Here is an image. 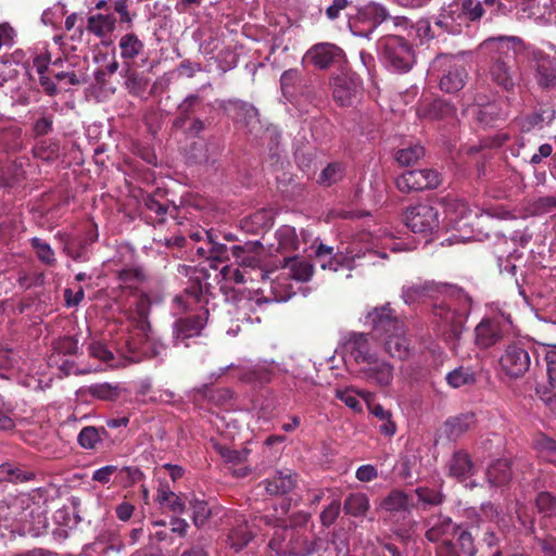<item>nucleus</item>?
<instances>
[{
  "mask_svg": "<svg viewBox=\"0 0 556 556\" xmlns=\"http://www.w3.org/2000/svg\"><path fill=\"white\" fill-rule=\"evenodd\" d=\"M521 43L520 38L511 36L488 38L480 45L481 51L489 54L492 63L491 79L504 90L515 86L518 76L516 46Z\"/></svg>",
  "mask_w": 556,
  "mask_h": 556,
  "instance_id": "obj_1",
  "label": "nucleus"
},
{
  "mask_svg": "<svg viewBox=\"0 0 556 556\" xmlns=\"http://www.w3.org/2000/svg\"><path fill=\"white\" fill-rule=\"evenodd\" d=\"M377 49L383 65L394 73L405 74L415 64L413 45L401 35L381 36L377 41Z\"/></svg>",
  "mask_w": 556,
  "mask_h": 556,
  "instance_id": "obj_2",
  "label": "nucleus"
},
{
  "mask_svg": "<svg viewBox=\"0 0 556 556\" xmlns=\"http://www.w3.org/2000/svg\"><path fill=\"white\" fill-rule=\"evenodd\" d=\"M389 18V10L381 3L371 1L358 8L356 14L349 18L348 25L354 36L370 39L376 29Z\"/></svg>",
  "mask_w": 556,
  "mask_h": 556,
  "instance_id": "obj_3",
  "label": "nucleus"
},
{
  "mask_svg": "<svg viewBox=\"0 0 556 556\" xmlns=\"http://www.w3.org/2000/svg\"><path fill=\"white\" fill-rule=\"evenodd\" d=\"M208 309L202 305L194 313L177 318L173 324L172 342L174 346H189L188 340L199 337L208 320Z\"/></svg>",
  "mask_w": 556,
  "mask_h": 556,
  "instance_id": "obj_4",
  "label": "nucleus"
},
{
  "mask_svg": "<svg viewBox=\"0 0 556 556\" xmlns=\"http://www.w3.org/2000/svg\"><path fill=\"white\" fill-rule=\"evenodd\" d=\"M440 213L437 206L419 203L406 208L403 222L413 232L430 235L439 229Z\"/></svg>",
  "mask_w": 556,
  "mask_h": 556,
  "instance_id": "obj_5",
  "label": "nucleus"
},
{
  "mask_svg": "<svg viewBox=\"0 0 556 556\" xmlns=\"http://www.w3.org/2000/svg\"><path fill=\"white\" fill-rule=\"evenodd\" d=\"M434 66L442 70L440 78V88L446 93H455L464 88L468 78L465 66L459 63L455 56L450 54L438 55L434 60Z\"/></svg>",
  "mask_w": 556,
  "mask_h": 556,
  "instance_id": "obj_6",
  "label": "nucleus"
},
{
  "mask_svg": "<svg viewBox=\"0 0 556 556\" xmlns=\"http://www.w3.org/2000/svg\"><path fill=\"white\" fill-rule=\"evenodd\" d=\"M219 108L236 119L242 123L252 136H258L263 129L258 110L251 103L240 99H227L219 103Z\"/></svg>",
  "mask_w": 556,
  "mask_h": 556,
  "instance_id": "obj_7",
  "label": "nucleus"
},
{
  "mask_svg": "<svg viewBox=\"0 0 556 556\" xmlns=\"http://www.w3.org/2000/svg\"><path fill=\"white\" fill-rule=\"evenodd\" d=\"M433 323L447 334L448 339L457 341L463 333L466 313L453 308L448 303L442 301L432 305Z\"/></svg>",
  "mask_w": 556,
  "mask_h": 556,
  "instance_id": "obj_8",
  "label": "nucleus"
},
{
  "mask_svg": "<svg viewBox=\"0 0 556 556\" xmlns=\"http://www.w3.org/2000/svg\"><path fill=\"white\" fill-rule=\"evenodd\" d=\"M366 323L371 326L372 332L381 339L395 331H402V328L405 327L403 320L396 316L389 304L370 311L366 316Z\"/></svg>",
  "mask_w": 556,
  "mask_h": 556,
  "instance_id": "obj_9",
  "label": "nucleus"
},
{
  "mask_svg": "<svg viewBox=\"0 0 556 556\" xmlns=\"http://www.w3.org/2000/svg\"><path fill=\"white\" fill-rule=\"evenodd\" d=\"M441 184L439 172L430 168L407 170L396 179V186L402 192L434 189Z\"/></svg>",
  "mask_w": 556,
  "mask_h": 556,
  "instance_id": "obj_10",
  "label": "nucleus"
},
{
  "mask_svg": "<svg viewBox=\"0 0 556 556\" xmlns=\"http://www.w3.org/2000/svg\"><path fill=\"white\" fill-rule=\"evenodd\" d=\"M503 370L510 377H521L530 368V352L521 344H509L500 359Z\"/></svg>",
  "mask_w": 556,
  "mask_h": 556,
  "instance_id": "obj_11",
  "label": "nucleus"
},
{
  "mask_svg": "<svg viewBox=\"0 0 556 556\" xmlns=\"http://www.w3.org/2000/svg\"><path fill=\"white\" fill-rule=\"evenodd\" d=\"M505 334V324L498 317H484L475 328V345L485 350L500 343Z\"/></svg>",
  "mask_w": 556,
  "mask_h": 556,
  "instance_id": "obj_12",
  "label": "nucleus"
},
{
  "mask_svg": "<svg viewBox=\"0 0 556 556\" xmlns=\"http://www.w3.org/2000/svg\"><path fill=\"white\" fill-rule=\"evenodd\" d=\"M332 97L341 106H350L362 91L359 78L354 74L343 73L332 78Z\"/></svg>",
  "mask_w": 556,
  "mask_h": 556,
  "instance_id": "obj_13",
  "label": "nucleus"
},
{
  "mask_svg": "<svg viewBox=\"0 0 556 556\" xmlns=\"http://www.w3.org/2000/svg\"><path fill=\"white\" fill-rule=\"evenodd\" d=\"M447 291L446 286L434 281L421 280L409 282L402 288V298L406 304L425 302L427 299L438 300L440 294Z\"/></svg>",
  "mask_w": 556,
  "mask_h": 556,
  "instance_id": "obj_14",
  "label": "nucleus"
},
{
  "mask_svg": "<svg viewBox=\"0 0 556 556\" xmlns=\"http://www.w3.org/2000/svg\"><path fill=\"white\" fill-rule=\"evenodd\" d=\"M277 370L278 366L274 362L262 361L242 368L239 372V380L254 388H263L273 381Z\"/></svg>",
  "mask_w": 556,
  "mask_h": 556,
  "instance_id": "obj_15",
  "label": "nucleus"
},
{
  "mask_svg": "<svg viewBox=\"0 0 556 556\" xmlns=\"http://www.w3.org/2000/svg\"><path fill=\"white\" fill-rule=\"evenodd\" d=\"M203 233L206 238V244L208 245V260L222 263L230 261L232 256L236 263L245 264L244 254H247V251L244 247L232 245L229 248L225 243L219 242L211 231H203Z\"/></svg>",
  "mask_w": 556,
  "mask_h": 556,
  "instance_id": "obj_16",
  "label": "nucleus"
},
{
  "mask_svg": "<svg viewBox=\"0 0 556 556\" xmlns=\"http://www.w3.org/2000/svg\"><path fill=\"white\" fill-rule=\"evenodd\" d=\"M425 538L431 543H441L448 540L447 536L456 534L460 525L453 522L450 516L439 514L430 516L427 521Z\"/></svg>",
  "mask_w": 556,
  "mask_h": 556,
  "instance_id": "obj_17",
  "label": "nucleus"
},
{
  "mask_svg": "<svg viewBox=\"0 0 556 556\" xmlns=\"http://www.w3.org/2000/svg\"><path fill=\"white\" fill-rule=\"evenodd\" d=\"M343 56V50L329 42L317 43L306 53V58L320 70H326L332 64L341 62Z\"/></svg>",
  "mask_w": 556,
  "mask_h": 556,
  "instance_id": "obj_18",
  "label": "nucleus"
},
{
  "mask_svg": "<svg viewBox=\"0 0 556 556\" xmlns=\"http://www.w3.org/2000/svg\"><path fill=\"white\" fill-rule=\"evenodd\" d=\"M97 225H90L81 236L67 241L65 253L76 262L88 261L87 248L98 240Z\"/></svg>",
  "mask_w": 556,
  "mask_h": 556,
  "instance_id": "obj_19",
  "label": "nucleus"
},
{
  "mask_svg": "<svg viewBox=\"0 0 556 556\" xmlns=\"http://www.w3.org/2000/svg\"><path fill=\"white\" fill-rule=\"evenodd\" d=\"M482 532L481 526H466L460 525V529L457 531L456 541L454 542L455 548L459 555L464 556H477L480 546V536Z\"/></svg>",
  "mask_w": 556,
  "mask_h": 556,
  "instance_id": "obj_20",
  "label": "nucleus"
},
{
  "mask_svg": "<svg viewBox=\"0 0 556 556\" xmlns=\"http://www.w3.org/2000/svg\"><path fill=\"white\" fill-rule=\"evenodd\" d=\"M296 475L291 470L276 471L271 477L262 481L266 494L270 496H283L289 494L296 486Z\"/></svg>",
  "mask_w": 556,
  "mask_h": 556,
  "instance_id": "obj_21",
  "label": "nucleus"
},
{
  "mask_svg": "<svg viewBox=\"0 0 556 556\" xmlns=\"http://www.w3.org/2000/svg\"><path fill=\"white\" fill-rule=\"evenodd\" d=\"M359 371L367 381L382 388L391 386L394 378L393 365L380 358L370 365L362 366Z\"/></svg>",
  "mask_w": 556,
  "mask_h": 556,
  "instance_id": "obj_22",
  "label": "nucleus"
},
{
  "mask_svg": "<svg viewBox=\"0 0 556 556\" xmlns=\"http://www.w3.org/2000/svg\"><path fill=\"white\" fill-rule=\"evenodd\" d=\"M447 476L459 482L472 476L475 471L471 456L465 450L455 451L446 464Z\"/></svg>",
  "mask_w": 556,
  "mask_h": 556,
  "instance_id": "obj_23",
  "label": "nucleus"
},
{
  "mask_svg": "<svg viewBox=\"0 0 556 556\" xmlns=\"http://www.w3.org/2000/svg\"><path fill=\"white\" fill-rule=\"evenodd\" d=\"M383 340V350L392 358L399 361H405L410 355V341L405 336V327L402 331H395L392 334H388Z\"/></svg>",
  "mask_w": 556,
  "mask_h": 556,
  "instance_id": "obj_24",
  "label": "nucleus"
},
{
  "mask_svg": "<svg viewBox=\"0 0 556 556\" xmlns=\"http://www.w3.org/2000/svg\"><path fill=\"white\" fill-rule=\"evenodd\" d=\"M207 279L206 270L201 269L198 276L190 278V286L185 289L186 300L182 296H177L176 300L181 303L186 302L187 306L200 303L204 295L210 293L211 283Z\"/></svg>",
  "mask_w": 556,
  "mask_h": 556,
  "instance_id": "obj_25",
  "label": "nucleus"
},
{
  "mask_svg": "<svg viewBox=\"0 0 556 556\" xmlns=\"http://www.w3.org/2000/svg\"><path fill=\"white\" fill-rule=\"evenodd\" d=\"M470 114L475 118L476 123L482 127L492 126L497 119H501L505 112L503 110V102L493 99L492 103L486 104L482 108H470Z\"/></svg>",
  "mask_w": 556,
  "mask_h": 556,
  "instance_id": "obj_26",
  "label": "nucleus"
},
{
  "mask_svg": "<svg viewBox=\"0 0 556 556\" xmlns=\"http://www.w3.org/2000/svg\"><path fill=\"white\" fill-rule=\"evenodd\" d=\"M219 454L225 460L228 470L237 478H244L250 473V468L244 465L249 452L247 450L237 451L228 447H220Z\"/></svg>",
  "mask_w": 556,
  "mask_h": 556,
  "instance_id": "obj_27",
  "label": "nucleus"
},
{
  "mask_svg": "<svg viewBox=\"0 0 556 556\" xmlns=\"http://www.w3.org/2000/svg\"><path fill=\"white\" fill-rule=\"evenodd\" d=\"M488 481L493 486H504L511 480L513 472L510 462L500 458L490 464L486 469Z\"/></svg>",
  "mask_w": 556,
  "mask_h": 556,
  "instance_id": "obj_28",
  "label": "nucleus"
},
{
  "mask_svg": "<svg viewBox=\"0 0 556 556\" xmlns=\"http://www.w3.org/2000/svg\"><path fill=\"white\" fill-rule=\"evenodd\" d=\"M190 508L192 510L191 518L197 528H202L211 517L224 511L223 507L218 505L211 506L206 501L200 498L191 500Z\"/></svg>",
  "mask_w": 556,
  "mask_h": 556,
  "instance_id": "obj_29",
  "label": "nucleus"
},
{
  "mask_svg": "<svg viewBox=\"0 0 556 556\" xmlns=\"http://www.w3.org/2000/svg\"><path fill=\"white\" fill-rule=\"evenodd\" d=\"M475 424L476 416L473 413L460 414L446 420L445 432L450 440L456 441L470 430Z\"/></svg>",
  "mask_w": 556,
  "mask_h": 556,
  "instance_id": "obj_30",
  "label": "nucleus"
},
{
  "mask_svg": "<svg viewBox=\"0 0 556 556\" xmlns=\"http://www.w3.org/2000/svg\"><path fill=\"white\" fill-rule=\"evenodd\" d=\"M555 110L551 105L540 106L533 114L527 116L520 122V129L523 132L531 131L534 128H543L555 118Z\"/></svg>",
  "mask_w": 556,
  "mask_h": 556,
  "instance_id": "obj_31",
  "label": "nucleus"
},
{
  "mask_svg": "<svg viewBox=\"0 0 556 556\" xmlns=\"http://www.w3.org/2000/svg\"><path fill=\"white\" fill-rule=\"evenodd\" d=\"M216 149L215 141H192L187 150V160L197 164L214 162Z\"/></svg>",
  "mask_w": 556,
  "mask_h": 556,
  "instance_id": "obj_32",
  "label": "nucleus"
},
{
  "mask_svg": "<svg viewBox=\"0 0 556 556\" xmlns=\"http://www.w3.org/2000/svg\"><path fill=\"white\" fill-rule=\"evenodd\" d=\"M370 509L369 497L365 493H350L343 503V511L345 515L363 518Z\"/></svg>",
  "mask_w": 556,
  "mask_h": 556,
  "instance_id": "obj_33",
  "label": "nucleus"
},
{
  "mask_svg": "<svg viewBox=\"0 0 556 556\" xmlns=\"http://www.w3.org/2000/svg\"><path fill=\"white\" fill-rule=\"evenodd\" d=\"M116 27L113 14H94L87 20V29L99 38L111 35Z\"/></svg>",
  "mask_w": 556,
  "mask_h": 556,
  "instance_id": "obj_34",
  "label": "nucleus"
},
{
  "mask_svg": "<svg viewBox=\"0 0 556 556\" xmlns=\"http://www.w3.org/2000/svg\"><path fill=\"white\" fill-rule=\"evenodd\" d=\"M381 506L390 513L410 511L414 507L412 497L401 490H392L382 501Z\"/></svg>",
  "mask_w": 556,
  "mask_h": 556,
  "instance_id": "obj_35",
  "label": "nucleus"
},
{
  "mask_svg": "<svg viewBox=\"0 0 556 556\" xmlns=\"http://www.w3.org/2000/svg\"><path fill=\"white\" fill-rule=\"evenodd\" d=\"M134 324L142 342L152 339L153 330L149 321V304L143 299L137 303Z\"/></svg>",
  "mask_w": 556,
  "mask_h": 556,
  "instance_id": "obj_36",
  "label": "nucleus"
},
{
  "mask_svg": "<svg viewBox=\"0 0 556 556\" xmlns=\"http://www.w3.org/2000/svg\"><path fill=\"white\" fill-rule=\"evenodd\" d=\"M283 267L290 270V276L299 281H308L313 276V265L299 256H289L283 258Z\"/></svg>",
  "mask_w": 556,
  "mask_h": 556,
  "instance_id": "obj_37",
  "label": "nucleus"
},
{
  "mask_svg": "<svg viewBox=\"0 0 556 556\" xmlns=\"http://www.w3.org/2000/svg\"><path fill=\"white\" fill-rule=\"evenodd\" d=\"M24 169L22 162L14 160L0 166V187L13 188L24 180Z\"/></svg>",
  "mask_w": 556,
  "mask_h": 556,
  "instance_id": "obj_38",
  "label": "nucleus"
},
{
  "mask_svg": "<svg viewBox=\"0 0 556 556\" xmlns=\"http://www.w3.org/2000/svg\"><path fill=\"white\" fill-rule=\"evenodd\" d=\"M155 501L163 509H167L174 514H181L185 510V502L173 492L168 485H161L157 489Z\"/></svg>",
  "mask_w": 556,
  "mask_h": 556,
  "instance_id": "obj_39",
  "label": "nucleus"
},
{
  "mask_svg": "<svg viewBox=\"0 0 556 556\" xmlns=\"http://www.w3.org/2000/svg\"><path fill=\"white\" fill-rule=\"evenodd\" d=\"M278 251L280 253H292L300 249V239L295 228L289 225L281 226L276 231Z\"/></svg>",
  "mask_w": 556,
  "mask_h": 556,
  "instance_id": "obj_40",
  "label": "nucleus"
},
{
  "mask_svg": "<svg viewBox=\"0 0 556 556\" xmlns=\"http://www.w3.org/2000/svg\"><path fill=\"white\" fill-rule=\"evenodd\" d=\"M35 473L22 465L2 464L0 466V480L12 483L26 482L34 479Z\"/></svg>",
  "mask_w": 556,
  "mask_h": 556,
  "instance_id": "obj_41",
  "label": "nucleus"
},
{
  "mask_svg": "<svg viewBox=\"0 0 556 556\" xmlns=\"http://www.w3.org/2000/svg\"><path fill=\"white\" fill-rule=\"evenodd\" d=\"M426 155V149L420 143L408 142L395 153V161L400 166H412Z\"/></svg>",
  "mask_w": 556,
  "mask_h": 556,
  "instance_id": "obj_42",
  "label": "nucleus"
},
{
  "mask_svg": "<svg viewBox=\"0 0 556 556\" xmlns=\"http://www.w3.org/2000/svg\"><path fill=\"white\" fill-rule=\"evenodd\" d=\"M81 393L88 394L101 401H115L121 395V389L117 384L102 382L93 383L81 389Z\"/></svg>",
  "mask_w": 556,
  "mask_h": 556,
  "instance_id": "obj_43",
  "label": "nucleus"
},
{
  "mask_svg": "<svg viewBox=\"0 0 556 556\" xmlns=\"http://www.w3.org/2000/svg\"><path fill=\"white\" fill-rule=\"evenodd\" d=\"M538 84L544 89L556 90V60L545 59L539 63L536 70Z\"/></svg>",
  "mask_w": 556,
  "mask_h": 556,
  "instance_id": "obj_44",
  "label": "nucleus"
},
{
  "mask_svg": "<svg viewBox=\"0 0 556 556\" xmlns=\"http://www.w3.org/2000/svg\"><path fill=\"white\" fill-rule=\"evenodd\" d=\"M121 56L124 60H134L144 50V43L134 33L125 34L118 42Z\"/></svg>",
  "mask_w": 556,
  "mask_h": 556,
  "instance_id": "obj_45",
  "label": "nucleus"
},
{
  "mask_svg": "<svg viewBox=\"0 0 556 556\" xmlns=\"http://www.w3.org/2000/svg\"><path fill=\"white\" fill-rule=\"evenodd\" d=\"M444 207L446 216L455 226L472 213L467 202L458 199H444Z\"/></svg>",
  "mask_w": 556,
  "mask_h": 556,
  "instance_id": "obj_46",
  "label": "nucleus"
},
{
  "mask_svg": "<svg viewBox=\"0 0 556 556\" xmlns=\"http://www.w3.org/2000/svg\"><path fill=\"white\" fill-rule=\"evenodd\" d=\"M252 540V533L250 532L245 521H240L233 527L228 534V544L235 552H240Z\"/></svg>",
  "mask_w": 556,
  "mask_h": 556,
  "instance_id": "obj_47",
  "label": "nucleus"
},
{
  "mask_svg": "<svg viewBox=\"0 0 556 556\" xmlns=\"http://www.w3.org/2000/svg\"><path fill=\"white\" fill-rule=\"evenodd\" d=\"M301 85V73L296 68L285 71L280 77L282 94L292 100L298 94V87Z\"/></svg>",
  "mask_w": 556,
  "mask_h": 556,
  "instance_id": "obj_48",
  "label": "nucleus"
},
{
  "mask_svg": "<svg viewBox=\"0 0 556 556\" xmlns=\"http://www.w3.org/2000/svg\"><path fill=\"white\" fill-rule=\"evenodd\" d=\"M166 192L162 189H156L153 193H148L143 197V204L150 211L159 216V223L165 220L168 206L162 199L165 198Z\"/></svg>",
  "mask_w": 556,
  "mask_h": 556,
  "instance_id": "obj_49",
  "label": "nucleus"
},
{
  "mask_svg": "<svg viewBox=\"0 0 556 556\" xmlns=\"http://www.w3.org/2000/svg\"><path fill=\"white\" fill-rule=\"evenodd\" d=\"M476 376L470 367L459 366L446 375V382L452 388H460L475 383Z\"/></svg>",
  "mask_w": 556,
  "mask_h": 556,
  "instance_id": "obj_50",
  "label": "nucleus"
},
{
  "mask_svg": "<svg viewBox=\"0 0 556 556\" xmlns=\"http://www.w3.org/2000/svg\"><path fill=\"white\" fill-rule=\"evenodd\" d=\"M333 249L326 244L319 243L316 250V257L320 263L323 269H330L337 271L343 257L341 255L332 256Z\"/></svg>",
  "mask_w": 556,
  "mask_h": 556,
  "instance_id": "obj_51",
  "label": "nucleus"
},
{
  "mask_svg": "<svg viewBox=\"0 0 556 556\" xmlns=\"http://www.w3.org/2000/svg\"><path fill=\"white\" fill-rule=\"evenodd\" d=\"M35 157L42 161H54L60 156L59 141H37L31 148Z\"/></svg>",
  "mask_w": 556,
  "mask_h": 556,
  "instance_id": "obj_52",
  "label": "nucleus"
},
{
  "mask_svg": "<svg viewBox=\"0 0 556 556\" xmlns=\"http://www.w3.org/2000/svg\"><path fill=\"white\" fill-rule=\"evenodd\" d=\"M202 102V98L199 94H189L178 105L180 116L174 121V127H185L189 121V115L193 113L194 106Z\"/></svg>",
  "mask_w": 556,
  "mask_h": 556,
  "instance_id": "obj_53",
  "label": "nucleus"
},
{
  "mask_svg": "<svg viewBox=\"0 0 556 556\" xmlns=\"http://www.w3.org/2000/svg\"><path fill=\"white\" fill-rule=\"evenodd\" d=\"M427 115L431 119L453 118L455 108L443 99H435L429 104Z\"/></svg>",
  "mask_w": 556,
  "mask_h": 556,
  "instance_id": "obj_54",
  "label": "nucleus"
},
{
  "mask_svg": "<svg viewBox=\"0 0 556 556\" xmlns=\"http://www.w3.org/2000/svg\"><path fill=\"white\" fill-rule=\"evenodd\" d=\"M118 281L125 287H135L147 279V274L142 267H128L117 271Z\"/></svg>",
  "mask_w": 556,
  "mask_h": 556,
  "instance_id": "obj_55",
  "label": "nucleus"
},
{
  "mask_svg": "<svg viewBox=\"0 0 556 556\" xmlns=\"http://www.w3.org/2000/svg\"><path fill=\"white\" fill-rule=\"evenodd\" d=\"M344 167L339 162L329 163L319 174L317 182L323 186H331L342 179Z\"/></svg>",
  "mask_w": 556,
  "mask_h": 556,
  "instance_id": "obj_56",
  "label": "nucleus"
},
{
  "mask_svg": "<svg viewBox=\"0 0 556 556\" xmlns=\"http://www.w3.org/2000/svg\"><path fill=\"white\" fill-rule=\"evenodd\" d=\"M346 350L354 361H358L362 354L370 348L368 336L365 333H353L345 343Z\"/></svg>",
  "mask_w": 556,
  "mask_h": 556,
  "instance_id": "obj_57",
  "label": "nucleus"
},
{
  "mask_svg": "<svg viewBox=\"0 0 556 556\" xmlns=\"http://www.w3.org/2000/svg\"><path fill=\"white\" fill-rule=\"evenodd\" d=\"M143 478L142 471L135 466H127L116 471V482L123 488H129L132 484L141 481Z\"/></svg>",
  "mask_w": 556,
  "mask_h": 556,
  "instance_id": "obj_58",
  "label": "nucleus"
},
{
  "mask_svg": "<svg viewBox=\"0 0 556 556\" xmlns=\"http://www.w3.org/2000/svg\"><path fill=\"white\" fill-rule=\"evenodd\" d=\"M415 493L418 497V501L422 503L425 507L439 506L445 500V495L440 490L431 489L428 486H418L415 489Z\"/></svg>",
  "mask_w": 556,
  "mask_h": 556,
  "instance_id": "obj_59",
  "label": "nucleus"
},
{
  "mask_svg": "<svg viewBox=\"0 0 556 556\" xmlns=\"http://www.w3.org/2000/svg\"><path fill=\"white\" fill-rule=\"evenodd\" d=\"M535 506L538 511L545 517L556 516V496L551 492H539L535 497Z\"/></svg>",
  "mask_w": 556,
  "mask_h": 556,
  "instance_id": "obj_60",
  "label": "nucleus"
},
{
  "mask_svg": "<svg viewBox=\"0 0 556 556\" xmlns=\"http://www.w3.org/2000/svg\"><path fill=\"white\" fill-rule=\"evenodd\" d=\"M77 442L79 446L85 450H96L99 444V432L97 431V427H84L78 433Z\"/></svg>",
  "mask_w": 556,
  "mask_h": 556,
  "instance_id": "obj_61",
  "label": "nucleus"
},
{
  "mask_svg": "<svg viewBox=\"0 0 556 556\" xmlns=\"http://www.w3.org/2000/svg\"><path fill=\"white\" fill-rule=\"evenodd\" d=\"M31 247L36 250L37 257L45 264L53 266L55 264L54 251L47 242L39 238L30 240Z\"/></svg>",
  "mask_w": 556,
  "mask_h": 556,
  "instance_id": "obj_62",
  "label": "nucleus"
},
{
  "mask_svg": "<svg viewBox=\"0 0 556 556\" xmlns=\"http://www.w3.org/2000/svg\"><path fill=\"white\" fill-rule=\"evenodd\" d=\"M464 20H468L471 22L479 21L483 14L484 9L482 3L477 0H463L462 1Z\"/></svg>",
  "mask_w": 556,
  "mask_h": 556,
  "instance_id": "obj_63",
  "label": "nucleus"
},
{
  "mask_svg": "<svg viewBox=\"0 0 556 556\" xmlns=\"http://www.w3.org/2000/svg\"><path fill=\"white\" fill-rule=\"evenodd\" d=\"M250 220L256 227L254 231L267 230L274 225V215L270 211L260 210L250 216Z\"/></svg>",
  "mask_w": 556,
  "mask_h": 556,
  "instance_id": "obj_64",
  "label": "nucleus"
}]
</instances>
